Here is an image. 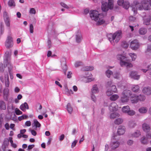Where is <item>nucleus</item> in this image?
I'll return each mask as SVG.
<instances>
[{"instance_id":"nucleus-1","label":"nucleus","mask_w":151,"mask_h":151,"mask_svg":"<svg viewBox=\"0 0 151 151\" xmlns=\"http://www.w3.org/2000/svg\"><path fill=\"white\" fill-rule=\"evenodd\" d=\"M90 17L92 19L96 22V25H101L105 22L103 18L104 15L101 14H99L96 10H91L89 13Z\"/></svg>"},{"instance_id":"nucleus-2","label":"nucleus","mask_w":151,"mask_h":151,"mask_svg":"<svg viewBox=\"0 0 151 151\" xmlns=\"http://www.w3.org/2000/svg\"><path fill=\"white\" fill-rule=\"evenodd\" d=\"M117 58L120 60V64L121 66H125L127 67H131L133 66L131 63L127 62L129 61L128 58L126 56L122 54H118L117 55Z\"/></svg>"},{"instance_id":"nucleus-3","label":"nucleus","mask_w":151,"mask_h":151,"mask_svg":"<svg viewBox=\"0 0 151 151\" xmlns=\"http://www.w3.org/2000/svg\"><path fill=\"white\" fill-rule=\"evenodd\" d=\"M113 0H108V3L105 2L102 4L101 9L103 12H106L109 9H112L114 7Z\"/></svg>"},{"instance_id":"nucleus-4","label":"nucleus","mask_w":151,"mask_h":151,"mask_svg":"<svg viewBox=\"0 0 151 151\" xmlns=\"http://www.w3.org/2000/svg\"><path fill=\"white\" fill-rule=\"evenodd\" d=\"M14 45L12 38L10 36H8L5 42V45L6 47L9 49L12 47Z\"/></svg>"},{"instance_id":"nucleus-5","label":"nucleus","mask_w":151,"mask_h":151,"mask_svg":"<svg viewBox=\"0 0 151 151\" xmlns=\"http://www.w3.org/2000/svg\"><path fill=\"white\" fill-rule=\"evenodd\" d=\"M118 4L120 6H123L126 9H127L129 7V2L124 0H118L117 1Z\"/></svg>"},{"instance_id":"nucleus-6","label":"nucleus","mask_w":151,"mask_h":151,"mask_svg":"<svg viewBox=\"0 0 151 151\" xmlns=\"http://www.w3.org/2000/svg\"><path fill=\"white\" fill-rule=\"evenodd\" d=\"M130 47L133 50H137L139 47V45L137 40H134L132 41L130 44Z\"/></svg>"},{"instance_id":"nucleus-7","label":"nucleus","mask_w":151,"mask_h":151,"mask_svg":"<svg viewBox=\"0 0 151 151\" xmlns=\"http://www.w3.org/2000/svg\"><path fill=\"white\" fill-rule=\"evenodd\" d=\"M4 57L5 59L4 60V64L6 65V66H8V65H11L10 62L9 60V52L8 51H6L4 54Z\"/></svg>"},{"instance_id":"nucleus-8","label":"nucleus","mask_w":151,"mask_h":151,"mask_svg":"<svg viewBox=\"0 0 151 151\" xmlns=\"http://www.w3.org/2000/svg\"><path fill=\"white\" fill-rule=\"evenodd\" d=\"M114 39H116L115 42H119L122 37V32L119 30L114 34Z\"/></svg>"},{"instance_id":"nucleus-9","label":"nucleus","mask_w":151,"mask_h":151,"mask_svg":"<svg viewBox=\"0 0 151 151\" xmlns=\"http://www.w3.org/2000/svg\"><path fill=\"white\" fill-rule=\"evenodd\" d=\"M141 2L143 9L145 10H149L150 8L149 1L143 0Z\"/></svg>"},{"instance_id":"nucleus-10","label":"nucleus","mask_w":151,"mask_h":151,"mask_svg":"<svg viewBox=\"0 0 151 151\" xmlns=\"http://www.w3.org/2000/svg\"><path fill=\"white\" fill-rule=\"evenodd\" d=\"M129 74L130 77L134 79L138 80L140 78V76L138 75L136 71H131Z\"/></svg>"},{"instance_id":"nucleus-11","label":"nucleus","mask_w":151,"mask_h":151,"mask_svg":"<svg viewBox=\"0 0 151 151\" xmlns=\"http://www.w3.org/2000/svg\"><path fill=\"white\" fill-rule=\"evenodd\" d=\"M118 106L115 102H112L110 105L109 108L111 111H116L118 109Z\"/></svg>"},{"instance_id":"nucleus-12","label":"nucleus","mask_w":151,"mask_h":151,"mask_svg":"<svg viewBox=\"0 0 151 151\" xmlns=\"http://www.w3.org/2000/svg\"><path fill=\"white\" fill-rule=\"evenodd\" d=\"M125 131V127L124 126H119L117 130V133L119 135H123Z\"/></svg>"},{"instance_id":"nucleus-13","label":"nucleus","mask_w":151,"mask_h":151,"mask_svg":"<svg viewBox=\"0 0 151 151\" xmlns=\"http://www.w3.org/2000/svg\"><path fill=\"white\" fill-rule=\"evenodd\" d=\"M9 89L8 88H4L3 90L4 98L5 100L7 101L9 95Z\"/></svg>"},{"instance_id":"nucleus-14","label":"nucleus","mask_w":151,"mask_h":151,"mask_svg":"<svg viewBox=\"0 0 151 151\" xmlns=\"http://www.w3.org/2000/svg\"><path fill=\"white\" fill-rule=\"evenodd\" d=\"M142 92L145 94L149 95L151 94V88L150 87H145L142 90Z\"/></svg>"},{"instance_id":"nucleus-15","label":"nucleus","mask_w":151,"mask_h":151,"mask_svg":"<svg viewBox=\"0 0 151 151\" xmlns=\"http://www.w3.org/2000/svg\"><path fill=\"white\" fill-rule=\"evenodd\" d=\"M142 128L143 130L146 132H149L150 130V127L149 125L145 123L142 124Z\"/></svg>"},{"instance_id":"nucleus-16","label":"nucleus","mask_w":151,"mask_h":151,"mask_svg":"<svg viewBox=\"0 0 151 151\" xmlns=\"http://www.w3.org/2000/svg\"><path fill=\"white\" fill-rule=\"evenodd\" d=\"M132 93L131 91L127 89L124 90L122 93V95H124L129 98L132 95Z\"/></svg>"},{"instance_id":"nucleus-17","label":"nucleus","mask_w":151,"mask_h":151,"mask_svg":"<svg viewBox=\"0 0 151 151\" xmlns=\"http://www.w3.org/2000/svg\"><path fill=\"white\" fill-rule=\"evenodd\" d=\"M130 100L131 102L132 103H137L138 101L137 96L134 94H132L130 97Z\"/></svg>"},{"instance_id":"nucleus-18","label":"nucleus","mask_w":151,"mask_h":151,"mask_svg":"<svg viewBox=\"0 0 151 151\" xmlns=\"http://www.w3.org/2000/svg\"><path fill=\"white\" fill-rule=\"evenodd\" d=\"M20 108L23 111H26V109H29V107L27 103L25 102L20 106Z\"/></svg>"},{"instance_id":"nucleus-19","label":"nucleus","mask_w":151,"mask_h":151,"mask_svg":"<svg viewBox=\"0 0 151 151\" xmlns=\"http://www.w3.org/2000/svg\"><path fill=\"white\" fill-rule=\"evenodd\" d=\"M92 93H96L99 92V89L96 85H94L91 90Z\"/></svg>"},{"instance_id":"nucleus-20","label":"nucleus","mask_w":151,"mask_h":151,"mask_svg":"<svg viewBox=\"0 0 151 151\" xmlns=\"http://www.w3.org/2000/svg\"><path fill=\"white\" fill-rule=\"evenodd\" d=\"M5 83L6 87H9V75L8 73H7L5 75Z\"/></svg>"},{"instance_id":"nucleus-21","label":"nucleus","mask_w":151,"mask_h":151,"mask_svg":"<svg viewBox=\"0 0 151 151\" xmlns=\"http://www.w3.org/2000/svg\"><path fill=\"white\" fill-rule=\"evenodd\" d=\"M119 143L118 142H111L110 144L111 149L112 150H114L118 147L119 145Z\"/></svg>"},{"instance_id":"nucleus-22","label":"nucleus","mask_w":151,"mask_h":151,"mask_svg":"<svg viewBox=\"0 0 151 151\" xmlns=\"http://www.w3.org/2000/svg\"><path fill=\"white\" fill-rule=\"evenodd\" d=\"M32 126L33 127L35 126L36 128H37L40 127L41 126V124L37 119H35L33 121V123L32 124Z\"/></svg>"},{"instance_id":"nucleus-23","label":"nucleus","mask_w":151,"mask_h":151,"mask_svg":"<svg viewBox=\"0 0 151 151\" xmlns=\"http://www.w3.org/2000/svg\"><path fill=\"white\" fill-rule=\"evenodd\" d=\"M132 90L133 92L137 93L139 91V88L138 85H134L132 88Z\"/></svg>"},{"instance_id":"nucleus-24","label":"nucleus","mask_w":151,"mask_h":151,"mask_svg":"<svg viewBox=\"0 0 151 151\" xmlns=\"http://www.w3.org/2000/svg\"><path fill=\"white\" fill-rule=\"evenodd\" d=\"M81 40V35L80 33H78L76 36V41L77 43H80Z\"/></svg>"},{"instance_id":"nucleus-25","label":"nucleus","mask_w":151,"mask_h":151,"mask_svg":"<svg viewBox=\"0 0 151 151\" xmlns=\"http://www.w3.org/2000/svg\"><path fill=\"white\" fill-rule=\"evenodd\" d=\"M151 21V16H149L147 18L144 20V24L146 25H148L150 24V22Z\"/></svg>"},{"instance_id":"nucleus-26","label":"nucleus","mask_w":151,"mask_h":151,"mask_svg":"<svg viewBox=\"0 0 151 151\" xmlns=\"http://www.w3.org/2000/svg\"><path fill=\"white\" fill-rule=\"evenodd\" d=\"M8 6L11 7H14L16 6L14 0H10L8 2Z\"/></svg>"},{"instance_id":"nucleus-27","label":"nucleus","mask_w":151,"mask_h":151,"mask_svg":"<svg viewBox=\"0 0 151 151\" xmlns=\"http://www.w3.org/2000/svg\"><path fill=\"white\" fill-rule=\"evenodd\" d=\"M129 98L124 95H122V97L121 98V101L122 103H125L127 102L129 100Z\"/></svg>"},{"instance_id":"nucleus-28","label":"nucleus","mask_w":151,"mask_h":151,"mask_svg":"<svg viewBox=\"0 0 151 151\" xmlns=\"http://www.w3.org/2000/svg\"><path fill=\"white\" fill-rule=\"evenodd\" d=\"M147 32V29L144 28H140L139 31V34L141 35H145L146 33Z\"/></svg>"},{"instance_id":"nucleus-29","label":"nucleus","mask_w":151,"mask_h":151,"mask_svg":"<svg viewBox=\"0 0 151 151\" xmlns=\"http://www.w3.org/2000/svg\"><path fill=\"white\" fill-rule=\"evenodd\" d=\"M135 6H136V7L137 8V9L139 10H140L143 9L142 2L140 3H137V2Z\"/></svg>"},{"instance_id":"nucleus-30","label":"nucleus","mask_w":151,"mask_h":151,"mask_svg":"<svg viewBox=\"0 0 151 151\" xmlns=\"http://www.w3.org/2000/svg\"><path fill=\"white\" fill-rule=\"evenodd\" d=\"M107 37L109 41L111 42L114 40V34L112 35V34H110L107 35Z\"/></svg>"},{"instance_id":"nucleus-31","label":"nucleus","mask_w":151,"mask_h":151,"mask_svg":"<svg viewBox=\"0 0 151 151\" xmlns=\"http://www.w3.org/2000/svg\"><path fill=\"white\" fill-rule=\"evenodd\" d=\"M6 109V106L5 102L3 101H0V109L5 110Z\"/></svg>"},{"instance_id":"nucleus-32","label":"nucleus","mask_w":151,"mask_h":151,"mask_svg":"<svg viewBox=\"0 0 151 151\" xmlns=\"http://www.w3.org/2000/svg\"><path fill=\"white\" fill-rule=\"evenodd\" d=\"M9 144V141L8 140L4 141V144L2 146V149L3 150V151H5V149L6 147Z\"/></svg>"},{"instance_id":"nucleus-33","label":"nucleus","mask_w":151,"mask_h":151,"mask_svg":"<svg viewBox=\"0 0 151 151\" xmlns=\"http://www.w3.org/2000/svg\"><path fill=\"white\" fill-rule=\"evenodd\" d=\"M67 111L69 113L71 114L73 111V108L71 106L70 104L68 103L67 106Z\"/></svg>"},{"instance_id":"nucleus-34","label":"nucleus","mask_w":151,"mask_h":151,"mask_svg":"<svg viewBox=\"0 0 151 151\" xmlns=\"http://www.w3.org/2000/svg\"><path fill=\"white\" fill-rule=\"evenodd\" d=\"M82 69L84 71H91L93 70L94 68L93 66H86L83 68Z\"/></svg>"},{"instance_id":"nucleus-35","label":"nucleus","mask_w":151,"mask_h":151,"mask_svg":"<svg viewBox=\"0 0 151 151\" xmlns=\"http://www.w3.org/2000/svg\"><path fill=\"white\" fill-rule=\"evenodd\" d=\"M119 114L115 112L111 114L110 115V118L112 119H114L116 117H118Z\"/></svg>"},{"instance_id":"nucleus-36","label":"nucleus","mask_w":151,"mask_h":151,"mask_svg":"<svg viewBox=\"0 0 151 151\" xmlns=\"http://www.w3.org/2000/svg\"><path fill=\"white\" fill-rule=\"evenodd\" d=\"M147 138L146 137H143L141 139V142L142 144H146L148 142Z\"/></svg>"},{"instance_id":"nucleus-37","label":"nucleus","mask_w":151,"mask_h":151,"mask_svg":"<svg viewBox=\"0 0 151 151\" xmlns=\"http://www.w3.org/2000/svg\"><path fill=\"white\" fill-rule=\"evenodd\" d=\"M123 122V119H122L119 118L116 119L114 123L115 124L119 125L122 123Z\"/></svg>"},{"instance_id":"nucleus-38","label":"nucleus","mask_w":151,"mask_h":151,"mask_svg":"<svg viewBox=\"0 0 151 151\" xmlns=\"http://www.w3.org/2000/svg\"><path fill=\"white\" fill-rule=\"evenodd\" d=\"M6 26L9 27L10 26V18L4 19Z\"/></svg>"},{"instance_id":"nucleus-39","label":"nucleus","mask_w":151,"mask_h":151,"mask_svg":"<svg viewBox=\"0 0 151 151\" xmlns=\"http://www.w3.org/2000/svg\"><path fill=\"white\" fill-rule=\"evenodd\" d=\"M138 100L140 101H144L145 99V97L144 95L140 94L137 96Z\"/></svg>"},{"instance_id":"nucleus-40","label":"nucleus","mask_w":151,"mask_h":151,"mask_svg":"<svg viewBox=\"0 0 151 151\" xmlns=\"http://www.w3.org/2000/svg\"><path fill=\"white\" fill-rule=\"evenodd\" d=\"M147 109L145 107H142L139 109V111L141 113H145L147 111Z\"/></svg>"},{"instance_id":"nucleus-41","label":"nucleus","mask_w":151,"mask_h":151,"mask_svg":"<svg viewBox=\"0 0 151 151\" xmlns=\"http://www.w3.org/2000/svg\"><path fill=\"white\" fill-rule=\"evenodd\" d=\"M140 135L141 134L140 131L137 130L132 134V135L134 137H137L140 136Z\"/></svg>"},{"instance_id":"nucleus-42","label":"nucleus","mask_w":151,"mask_h":151,"mask_svg":"<svg viewBox=\"0 0 151 151\" xmlns=\"http://www.w3.org/2000/svg\"><path fill=\"white\" fill-rule=\"evenodd\" d=\"M119 97V96L117 94H114L110 97V99L112 101H115L117 100Z\"/></svg>"},{"instance_id":"nucleus-43","label":"nucleus","mask_w":151,"mask_h":151,"mask_svg":"<svg viewBox=\"0 0 151 151\" xmlns=\"http://www.w3.org/2000/svg\"><path fill=\"white\" fill-rule=\"evenodd\" d=\"M129 109V106H124L122 108V110L123 112L127 113Z\"/></svg>"},{"instance_id":"nucleus-44","label":"nucleus","mask_w":151,"mask_h":151,"mask_svg":"<svg viewBox=\"0 0 151 151\" xmlns=\"http://www.w3.org/2000/svg\"><path fill=\"white\" fill-rule=\"evenodd\" d=\"M106 74L108 78H109L110 77L111 75L113 74V72L109 70L108 69L106 71Z\"/></svg>"},{"instance_id":"nucleus-45","label":"nucleus","mask_w":151,"mask_h":151,"mask_svg":"<svg viewBox=\"0 0 151 151\" xmlns=\"http://www.w3.org/2000/svg\"><path fill=\"white\" fill-rule=\"evenodd\" d=\"M129 46L128 44L126 41L122 42L121 44V46L124 48H127Z\"/></svg>"},{"instance_id":"nucleus-46","label":"nucleus","mask_w":151,"mask_h":151,"mask_svg":"<svg viewBox=\"0 0 151 151\" xmlns=\"http://www.w3.org/2000/svg\"><path fill=\"white\" fill-rule=\"evenodd\" d=\"M129 55L131 57L132 61H134L137 58L136 55L135 54L133 53H130Z\"/></svg>"},{"instance_id":"nucleus-47","label":"nucleus","mask_w":151,"mask_h":151,"mask_svg":"<svg viewBox=\"0 0 151 151\" xmlns=\"http://www.w3.org/2000/svg\"><path fill=\"white\" fill-rule=\"evenodd\" d=\"M146 53H151V44L148 45L147 46V48L146 51Z\"/></svg>"},{"instance_id":"nucleus-48","label":"nucleus","mask_w":151,"mask_h":151,"mask_svg":"<svg viewBox=\"0 0 151 151\" xmlns=\"http://www.w3.org/2000/svg\"><path fill=\"white\" fill-rule=\"evenodd\" d=\"M111 90L113 92L116 93L117 89L116 88V86L115 85H112L111 86Z\"/></svg>"},{"instance_id":"nucleus-49","label":"nucleus","mask_w":151,"mask_h":151,"mask_svg":"<svg viewBox=\"0 0 151 151\" xmlns=\"http://www.w3.org/2000/svg\"><path fill=\"white\" fill-rule=\"evenodd\" d=\"M127 113L130 116H132L134 114L135 112L134 111L132 110H130L129 109V110H128Z\"/></svg>"},{"instance_id":"nucleus-50","label":"nucleus","mask_w":151,"mask_h":151,"mask_svg":"<svg viewBox=\"0 0 151 151\" xmlns=\"http://www.w3.org/2000/svg\"><path fill=\"white\" fill-rule=\"evenodd\" d=\"M62 68L64 71V73L66 75V72L67 70V66L65 64L63 66H62Z\"/></svg>"},{"instance_id":"nucleus-51","label":"nucleus","mask_w":151,"mask_h":151,"mask_svg":"<svg viewBox=\"0 0 151 151\" xmlns=\"http://www.w3.org/2000/svg\"><path fill=\"white\" fill-rule=\"evenodd\" d=\"M136 125V124L134 122H130L129 123V126L130 128H133Z\"/></svg>"},{"instance_id":"nucleus-52","label":"nucleus","mask_w":151,"mask_h":151,"mask_svg":"<svg viewBox=\"0 0 151 151\" xmlns=\"http://www.w3.org/2000/svg\"><path fill=\"white\" fill-rule=\"evenodd\" d=\"M15 112L17 115L22 114V112L17 108L15 109Z\"/></svg>"},{"instance_id":"nucleus-53","label":"nucleus","mask_w":151,"mask_h":151,"mask_svg":"<svg viewBox=\"0 0 151 151\" xmlns=\"http://www.w3.org/2000/svg\"><path fill=\"white\" fill-rule=\"evenodd\" d=\"M8 13L6 11H4L3 13L4 19L9 18L8 15Z\"/></svg>"},{"instance_id":"nucleus-54","label":"nucleus","mask_w":151,"mask_h":151,"mask_svg":"<svg viewBox=\"0 0 151 151\" xmlns=\"http://www.w3.org/2000/svg\"><path fill=\"white\" fill-rule=\"evenodd\" d=\"M82 64V62L80 61H78L76 62L75 64V66L76 67H77Z\"/></svg>"},{"instance_id":"nucleus-55","label":"nucleus","mask_w":151,"mask_h":151,"mask_svg":"<svg viewBox=\"0 0 151 151\" xmlns=\"http://www.w3.org/2000/svg\"><path fill=\"white\" fill-rule=\"evenodd\" d=\"M60 5L63 7L66 8L67 9H69V7L66 4L63 2H61L60 3Z\"/></svg>"},{"instance_id":"nucleus-56","label":"nucleus","mask_w":151,"mask_h":151,"mask_svg":"<svg viewBox=\"0 0 151 151\" xmlns=\"http://www.w3.org/2000/svg\"><path fill=\"white\" fill-rule=\"evenodd\" d=\"M33 29H34V27L32 25V24H31L30 25V27H29V30H30V32L31 33H32L33 32Z\"/></svg>"},{"instance_id":"nucleus-57","label":"nucleus","mask_w":151,"mask_h":151,"mask_svg":"<svg viewBox=\"0 0 151 151\" xmlns=\"http://www.w3.org/2000/svg\"><path fill=\"white\" fill-rule=\"evenodd\" d=\"M111 90L110 91L109 90L106 91V93L107 96H110L113 94Z\"/></svg>"},{"instance_id":"nucleus-58","label":"nucleus","mask_w":151,"mask_h":151,"mask_svg":"<svg viewBox=\"0 0 151 151\" xmlns=\"http://www.w3.org/2000/svg\"><path fill=\"white\" fill-rule=\"evenodd\" d=\"M29 12L30 14H35L36 13V11L33 8H32L30 9Z\"/></svg>"},{"instance_id":"nucleus-59","label":"nucleus","mask_w":151,"mask_h":151,"mask_svg":"<svg viewBox=\"0 0 151 151\" xmlns=\"http://www.w3.org/2000/svg\"><path fill=\"white\" fill-rule=\"evenodd\" d=\"M4 69L3 68V64L1 63H0V72H3L4 71Z\"/></svg>"},{"instance_id":"nucleus-60","label":"nucleus","mask_w":151,"mask_h":151,"mask_svg":"<svg viewBox=\"0 0 151 151\" xmlns=\"http://www.w3.org/2000/svg\"><path fill=\"white\" fill-rule=\"evenodd\" d=\"M78 142L77 140H75L72 143L71 145V147L73 148L75 146L76 143Z\"/></svg>"},{"instance_id":"nucleus-61","label":"nucleus","mask_w":151,"mask_h":151,"mask_svg":"<svg viewBox=\"0 0 151 151\" xmlns=\"http://www.w3.org/2000/svg\"><path fill=\"white\" fill-rule=\"evenodd\" d=\"M91 98L92 100L94 102H95L96 101V98L95 96L92 93L91 95Z\"/></svg>"},{"instance_id":"nucleus-62","label":"nucleus","mask_w":151,"mask_h":151,"mask_svg":"<svg viewBox=\"0 0 151 151\" xmlns=\"http://www.w3.org/2000/svg\"><path fill=\"white\" fill-rule=\"evenodd\" d=\"M51 46V40L48 39L47 41V47L48 48H50Z\"/></svg>"},{"instance_id":"nucleus-63","label":"nucleus","mask_w":151,"mask_h":151,"mask_svg":"<svg viewBox=\"0 0 151 151\" xmlns=\"http://www.w3.org/2000/svg\"><path fill=\"white\" fill-rule=\"evenodd\" d=\"M65 137V135L64 134H61L59 137V139L60 141H62L63 140Z\"/></svg>"},{"instance_id":"nucleus-64","label":"nucleus","mask_w":151,"mask_h":151,"mask_svg":"<svg viewBox=\"0 0 151 151\" xmlns=\"http://www.w3.org/2000/svg\"><path fill=\"white\" fill-rule=\"evenodd\" d=\"M29 131L31 132V133L32 135H33L34 136H36L37 134V132H36L34 130H31L30 129H29Z\"/></svg>"}]
</instances>
